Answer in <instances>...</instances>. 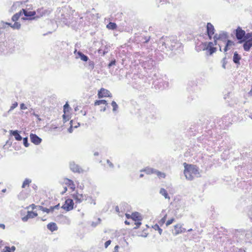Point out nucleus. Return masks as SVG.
<instances>
[{
    "mask_svg": "<svg viewBox=\"0 0 252 252\" xmlns=\"http://www.w3.org/2000/svg\"><path fill=\"white\" fill-rule=\"evenodd\" d=\"M235 34L240 43L244 42L243 47L244 51H249L252 47V32L246 33L244 30L238 27L235 30Z\"/></svg>",
    "mask_w": 252,
    "mask_h": 252,
    "instance_id": "nucleus-1",
    "label": "nucleus"
},
{
    "mask_svg": "<svg viewBox=\"0 0 252 252\" xmlns=\"http://www.w3.org/2000/svg\"><path fill=\"white\" fill-rule=\"evenodd\" d=\"M222 38L225 40L226 39V34L225 33L220 34L218 35L217 34L213 36L214 42H202V50L206 51L209 55H212L217 51V48L215 47L217 44V41Z\"/></svg>",
    "mask_w": 252,
    "mask_h": 252,
    "instance_id": "nucleus-2",
    "label": "nucleus"
},
{
    "mask_svg": "<svg viewBox=\"0 0 252 252\" xmlns=\"http://www.w3.org/2000/svg\"><path fill=\"white\" fill-rule=\"evenodd\" d=\"M183 165L184 166V173L188 180H192L195 177L199 176V168L197 165L188 164L186 162H184Z\"/></svg>",
    "mask_w": 252,
    "mask_h": 252,
    "instance_id": "nucleus-3",
    "label": "nucleus"
},
{
    "mask_svg": "<svg viewBox=\"0 0 252 252\" xmlns=\"http://www.w3.org/2000/svg\"><path fill=\"white\" fill-rule=\"evenodd\" d=\"M74 205V203L73 200L71 199L68 198L66 199L61 208L66 212H69L73 209Z\"/></svg>",
    "mask_w": 252,
    "mask_h": 252,
    "instance_id": "nucleus-4",
    "label": "nucleus"
},
{
    "mask_svg": "<svg viewBox=\"0 0 252 252\" xmlns=\"http://www.w3.org/2000/svg\"><path fill=\"white\" fill-rule=\"evenodd\" d=\"M131 219L135 221V224L136 225L134 227V228L136 229L138 228L141 224V221L142 220V217L138 212H135L132 213Z\"/></svg>",
    "mask_w": 252,
    "mask_h": 252,
    "instance_id": "nucleus-5",
    "label": "nucleus"
},
{
    "mask_svg": "<svg viewBox=\"0 0 252 252\" xmlns=\"http://www.w3.org/2000/svg\"><path fill=\"white\" fill-rule=\"evenodd\" d=\"M72 198L75 201L76 204L80 203L84 200H86V196L83 193H80L78 191H76L71 194Z\"/></svg>",
    "mask_w": 252,
    "mask_h": 252,
    "instance_id": "nucleus-6",
    "label": "nucleus"
},
{
    "mask_svg": "<svg viewBox=\"0 0 252 252\" xmlns=\"http://www.w3.org/2000/svg\"><path fill=\"white\" fill-rule=\"evenodd\" d=\"M98 97L99 98H102L103 97H112V94L110 92L103 88H101L97 93Z\"/></svg>",
    "mask_w": 252,
    "mask_h": 252,
    "instance_id": "nucleus-7",
    "label": "nucleus"
},
{
    "mask_svg": "<svg viewBox=\"0 0 252 252\" xmlns=\"http://www.w3.org/2000/svg\"><path fill=\"white\" fill-rule=\"evenodd\" d=\"M207 33L210 40L213 38V35L215 33V28L211 23H208L206 26Z\"/></svg>",
    "mask_w": 252,
    "mask_h": 252,
    "instance_id": "nucleus-8",
    "label": "nucleus"
},
{
    "mask_svg": "<svg viewBox=\"0 0 252 252\" xmlns=\"http://www.w3.org/2000/svg\"><path fill=\"white\" fill-rule=\"evenodd\" d=\"M21 12L22 14H24V15L28 17L27 19L32 20L36 18V11H28L27 10L22 9L21 10Z\"/></svg>",
    "mask_w": 252,
    "mask_h": 252,
    "instance_id": "nucleus-9",
    "label": "nucleus"
},
{
    "mask_svg": "<svg viewBox=\"0 0 252 252\" xmlns=\"http://www.w3.org/2000/svg\"><path fill=\"white\" fill-rule=\"evenodd\" d=\"M174 231L173 233L175 235L184 233L186 231V229L183 227V225L180 223H178L174 226Z\"/></svg>",
    "mask_w": 252,
    "mask_h": 252,
    "instance_id": "nucleus-10",
    "label": "nucleus"
},
{
    "mask_svg": "<svg viewBox=\"0 0 252 252\" xmlns=\"http://www.w3.org/2000/svg\"><path fill=\"white\" fill-rule=\"evenodd\" d=\"M220 40H222L223 42H226V45L225 46L224 48L223 49V51L224 52H226L228 50H229L231 47L234 45V43L233 41L230 40H227V35H226V39H224V38L220 39Z\"/></svg>",
    "mask_w": 252,
    "mask_h": 252,
    "instance_id": "nucleus-11",
    "label": "nucleus"
},
{
    "mask_svg": "<svg viewBox=\"0 0 252 252\" xmlns=\"http://www.w3.org/2000/svg\"><path fill=\"white\" fill-rule=\"evenodd\" d=\"M63 183L67 186L72 190L75 189V185L72 180L65 178L63 179Z\"/></svg>",
    "mask_w": 252,
    "mask_h": 252,
    "instance_id": "nucleus-12",
    "label": "nucleus"
},
{
    "mask_svg": "<svg viewBox=\"0 0 252 252\" xmlns=\"http://www.w3.org/2000/svg\"><path fill=\"white\" fill-rule=\"evenodd\" d=\"M30 138L31 142L35 145L40 144L42 141V139L35 134L31 133Z\"/></svg>",
    "mask_w": 252,
    "mask_h": 252,
    "instance_id": "nucleus-13",
    "label": "nucleus"
},
{
    "mask_svg": "<svg viewBox=\"0 0 252 252\" xmlns=\"http://www.w3.org/2000/svg\"><path fill=\"white\" fill-rule=\"evenodd\" d=\"M70 169L74 172L80 173L82 172V169L77 164L72 163L70 164Z\"/></svg>",
    "mask_w": 252,
    "mask_h": 252,
    "instance_id": "nucleus-14",
    "label": "nucleus"
},
{
    "mask_svg": "<svg viewBox=\"0 0 252 252\" xmlns=\"http://www.w3.org/2000/svg\"><path fill=\"white\" fill-rule=\"evenodd\" d=\"M101 104L105 105L103 109H102L101 110H102L103 111H105L106 109V106H107L108 105V103L106 100H104V99L96 100L94 102V106H97V105H101Z\"/></svg>",
    "mask_w": 252,
    "mask_h": 252,
    "instance_id": "nucleus-15",
    "label": "nucleus"
},
{
    "mask_svg": "<svg viewBox=\"0 0 252 252\" xmlns=\"http://www.w3.org/2000/svg\"><path fill=\"white\" fill-rule=\"evenodd\" d=\"M37 216V214L32 211H28L26 216L23 217L22 220L23 221H26L29 219L33 218Z\"/></svg>",
    "mask_w": 252,
    "mask_h": 252,
    "instance_id": "nucleus-16",
    "label": "nucleus"
},
{
    "mask_svg": "<svg viewBox=\"0 0 252 252\" xmlns=\"http://www.w3.org/2000/svg\"><path fill=\"white\" fill-rule=\"evenodd\" d=\"M37 12V15L36 16V18H39L45 15L46 13V10L44 9L43 8H38L36 13Z\"/></svg>",
    "mask_w": 252,
    "mask_h": 252,
    "instance_id": "nucleus-17",
    "label": "nucleus"
},
{
    "mask_svg": "<svg viewBox=\"0 0 252 252\" xmlns=\"http://www.w3.org/2000/svg\"><path fill=\"white\" fill-rule=\"evenodd\" d=\"M241 59V56L238 54L237 52H234L233 57V61L236 64H240V61Z\"/></svg>",
    "mask_w": 252,
    "mask_h": 252,
    "instance_id": "nucleus-18",
    "label": "nucleus"
},
{
    "mask_svg": "<svg viewBox=\"0 0 252 252\" xmlns=\"http://www.w3.org/2000/svg\"><path fill=\"white\" fill-rule=\"evenodd\" d=\"M47 228L52 232L56 231L58 229V226L55 222H50L48 223L47 225Z\"/></svg>",
    "mask_w": 252,
    "mask_h": 252,
    "instance_id": "nucleus-19",
    "label": "nucleus"
},
{
    "mask_svg": "<svg viewBox=\"0 0 252 252\" xmlns=\"http://www.w3.org/2000/svg\"><path fill=\"white\" fill-rule=\"evenodd\" d=\"M162 218L158 220V223L160 226H162L165 222L167 218V214L165 213L164 212H162Z\"/></svg>",
    "mask_w": 252,
    "mask_h": 252,
    "instance_id": "nucleus-20",
    "label": "nucleus"
},
{
    "mask_svg": "<svg viewBox=\"0 0 252 252\" xmlns=\"http://www.w3.org/2000/svg\"><path fill=\"white\" fill-rule=\"evenodd\" d=\"M11 133L14 136L16 140L21 141L22 140V138L19 134L17 130L11 131Z\"/></svg>",
    "mask_w": 252,
    "mask_h": 252,
    "instance_id": "nucleus-21",
    "label": "nucleus"
},
{
    "mask_svg": "<svg viewBox=\"0 0 252 252\" xmlns=\"http://www.w3.org/2000/svg\"><path fill=\"white\" fill-rule=\"evenodd\" d=\"M106 28L109 30H114L117 29V26L115 23L110 22L107 25Z\"/></svg>",
    "mask_w": 252,
    "mask_h": 252,
    "instance_id": "nucleus-22",
    "label": "nucleus"
},
{
    "mask_svg": "<svg viewBox=\"0 0 252 252\" xmlns=\"http://www.w3.org/2000/svg\"><path fill=\"white\" fill-rule=\"evenodd\" d=\"M5 24L11 27L14 29H19L21 27V24L18 22H15L13 25H11L10 23H5Z\"/></svg>",
    "mask_w": 252,
    "mask_h": 252,
    "instance_id": "nucleus-23",
    "label": "nucleus"
},
{
    "mask_svg": "<svg viewBox=\"0 0 252 252\" xmlns=\"http://www.w3.org/2000/svg\"><path fill=\"white\" fill-rule=\"evenodd\" d=\"M32 180L30 179H26L22 184V187L23 188H25L27 187H29L30 186V184L31 183Z\"/></svg>",
    "mask_w": 252,
    "mask_h": 252,
    "instance_id": "nucleus-24",
    "label": "nucleus"
},
{
    "mask_svg": "<svg viewBox=\"0 0 252 252\" xmlns=\"http://www.w3.org/2000/svg\"><path fill=\"white\" fill-rule=\"evenodd\" d=\"M22 15L21 10L19 11L18 13L14 14L12 17V20L14 22L17 21L20 18V16Z\"/></svg>",
    "mask_w": 252,
    "mask_h": 252,
    "instance_id": "nucleus-25",
    "label": "nucleus"
},
{
    "mask_svg": "<svg viewBox=\"0 0 252 252\" xmlns=\"http://www.w3.org/2000/svg\"><path fill=\"white\" fill-rule=\"evenodd\" d=\"M159 192L161 195L164 196V197L165 198L170 199V197L169 196L167 191L164 189H163V188L161 189Z\"/></svg>",
    "mask_w": 252,
    "mask_h": 252,
    "instance_id": "nucleus-26",
    "label": "nucleus"
},
{
    "mask_svg": "<svg viewBox=\"0 0 252 252\" xmlns=\"http://www.w3.org/2000/svg\"><path fill=\"white\" fill-rule=\"evenodd\" d=\"M155 174H156L159 179H163L166 177V174L164 173L158 171L156 170Z\"/></svg>",
    "mask_w": 252,
    "mask_h": 252,
    "instance_id": "nucleus-27",
    "label": "nucleus"
},
{
    "mask_svg": "<svg viewBox=\"0 0 252 252\" xmlns=\"http://www.w3.org/2000/svg\"><path fill=\"white\" fill-rule=\"evenodd\" d=\"M155 171L153 169L149 168H147L143 170V171L147 174H155Z\"/></svg>",
    "mask_w": 252,
    "mask_h": 252,
    "instance_id": "nucleus-28",
    "label": "nucleus"
},
{
    "mask_svg": "<svg viewBox=\"0 0 252 252\" xmlns=\"http://www.w3.org/2000/svg\"><path fill=\"white\" fill-rule=\"evenodd\" d=\"M78 54L82 61L87 62L88 60V57L84 54L79 52Z\"/></svg>",
    "mask_w": 252,
    "mask_h": 252,
    "instance_id": "nucleus-29",
    "label": "nucleus"
},
{
    "mask_svg": "<svg viewBox=\"0 0 252 252\" xmlns=\"http://www.w3.org/2000/svg\"><path fill=\"white\" fill-rule=\"evenodd\" d=\"M60 208V204H58L54 206H51L50 207L49 209L50 213L53 212L55 209H59Z\"/></svg>",
    "mask_w": 252,
    "mask_h": 252,
    "instance_id": "nucleus-30",
    "label": "nucleus"
},
{
    "mask_svg": "<svg viewBox=\"0 0 252 252\" xmlns=\"http://www.w3.org/2000/svg\"><path fill=\"white\" fill-rule=\"evenodd\" d=\"M69 106L68 104L66 102L63 106V112L64 114H66L69 112Z\"/></svg>",
    "mask_w": 252,
    "mask_h": 252,
    "instance_id": "nucleus-31",
    "label": "nucleus"
},
{
    "mask_svg": "<svg viewBox=\"0 0 252 252\" xmlns=\"http://www.w3.org/2000/svg\"><path fill=\"white\" fill-rule=\"evenodd\" d=\"M175 221L174 218H171L169 220H168L167 221H166L165 224L166 226H168L170 224H172L174 221Z\"/></svg>",
    "mask_w": 252,
    "mask_h": 252,
    "instance_id": "nucleus-32",
    "label": "nucleus"
},
{
    "mask_svg": "<svg viewBox=\"0 0 252 252\" xmlns=\"http://www.w3.org/2000/svg\"><path fill=\"white\" fill-rule=\"evenodd\" d=\"M111 105L113 107V111H116L118 108V105H117L116 102L114 101H113L111 103Z\"/></svg>",
    "mask_w": 252,
    "mask_h": 252,
    "instance_id": "nucleus-33",
    "label": "nucleus"
},
{
    "mask_svg": "<svg viewBox=\"0 0 252 252\" xmlns=\"http://www.w3.org/2000/svg\"><path fill=\"white\" fill-rule=\"evenodd\" d=\"M18 106V103L17 102H14V103H13L12 104V105L10 107V111L11 110H12L13 109H14V108H15L16 107H17Z\"/></svg>",
    "mask_w": 252,
    "mask_h": 252,
    "instance_id": "nucleus-34",
    "label": "nucleus"
},
{
    "mask_svg": "<svg viewBox=\"0 0 252 252\" xmlns=\"http://www.w3.org/2000/svg\"><path fill=\"white\" fill-rule=\"evenodd\" d=\"M40 210L42 211L43 212H46L47 213H50L49 208H46L43 207H40Z\"/></svg>",
    "mask_w": 252,
    "mask_h": 252,
    "instance_id": "nucleus-35",
    "label": "nucleus"
},
{
    "mask_svg": "<svg viewBox=\"0 0 252 252\" xmlns=\"http://www.w3.org/2000/svg\"><path fill=\"white\" fill-rule=\"evenodd\" d=\"M63 117V119L65 122L68 121L69 119V116L68 115H67L66 113V114L64 113Z\"/></svg>",
    "mask_w": 252,
    "mask_h": 252,
    "instance_id": "nucleus-36",
    "label": "nucleus"
},
{
    "mask_svg": "<svg viewBox=\"0 0 252 252\" xmlns=\"http://www.w3.org/2000/svg\"><path fill=\"white\" fill-rule=\"evenodd\" d=\"M23 142H24V144L25 146V147H27L29 145V144L28 143V138L27 137L24 138L23 139Z\"/></svg>",
    "mask_w": 252,
    "mask_h": 252,
    "instance_id": "nucleus-37",
    "label": "nucleus"
},
{
    "mask_svg": "<svg viewBox=\"0 0 252 252\" xmlns=\"http://www.w3.org/2000/svg\"><path fill=\"white\" fill-rule=\"evenodd\" d=\"M1 252H11L10 248L9 247H5Z\"/></svg>",
    "mask_w": 252,
    "mask_h": 252,
    "instance_id": "nucleus-38",
    "label": "nucleus"
},
{
    "mask_svg": "<svg viewBox=\"0 0 252 252\" xmlns=\"http://www.w3.org/2000/svg\"><path fill=\"white\" fill-rule=\"evenodd\" d=\"M111 240H108L104 244L105 248H107L111 244Z\"/></svg>",
    "mask_w": 252,
    "mask_h": 252,
    "instance_id": "nucleus-39",
    "label": "nucleus"
},
{
    "mask_svg": "<svg viewBox=\"0 0 252 252\" xmlns=\"http://www.w3.org/2000/svg\"><path fill=\"white\" fill-rule=\"evenodd\" d=\"M27 108V107L26 106V105H25V104L24 103H21L20 104V109L21 110H25Z\"/></svg>",
    "mask_w": 252,
    "mask_h": 252,
    "instance_id": "nucleus-40",
    "label": "nucleus"
},
{
    "mask_svg": "<svg viewBox=\"0 0 252 252\" xmlns=\"http://www.w3.org/2000/svg\"><path fill=\"white\" fill-rule=\"evenodd\" d=\"M116 63V61L115 60H113L112 61L108 64V67H111V66L113 65H115Z\"/></svg>",
    "mask_w": 252,
    "mask_h": 252,
    "instance_id": "nucleus-41",
    "label": "nucleus"
},
{
    "mask_svg": "<svg viewBox=\"0 0 252 252\" xmlns=\"http://www.w3.org/2000/svg\"><path fill=\"white\" fill-rule=\"evenodd\" d=\"M115 209L116 212L118 214H120V211L119 207L118 206H115Z\"/></svg>",
    "mask_w": 252,
    "mask_h": 252,
    "instance_id": "nucleus-42",
    "label": "nucleus"
},
{
    "mask_svg": "<svg viewBox=\"0 0 252 252\" xmlns=\"http://www.w3.org/2000/svg\"><path fill=\"white\" fill-rule=\"evenodd\" d=\"M107 163H108L109 167H113V163L109 160H107Z\"/></svg>",
    "mask_w": 252,
    "mask_h": 252,
    "instance_id": "nucleus-43",
    "label": "nucleus"
},
{
    "mask_svg": "<svg viewBox=\"0 0 252 252\" xmlns=\"http://www.w3.org/2000/svg\"><path fill=\"white\" fill-rule=\"evenodd\" d=\"M86 112L87 110H86V109H84L81 111V114L84 116L86 115Z\"/></svg>",
    "mask_w": 252,
    "mask_h": 252,
    "instance_id": "nucleus-44",
    "label": "nucleus"
},
{
    "mask_svg": "<svg viewBox=\"0 0 252 252\" xmlns=\"http://www.w3.org/2000/svg\"><path fill=\"white\" fill-rule=\"evenodd\" d=\"M125 216H126V218L128 219L132 218V214L130 215L128 214H126Z\"/></svg>",
    "mask_w": 252,
    "mask_h": 252,
    "instance_id": "nucleus-45",
    "label": "nucleus"
},
{
    "mask_svg": "<svg viewBox=\"0 0 252 252\" xmlns=\"http://www.w3.org/2000/svg\"><path fill=\"white\" fill-rule=\"evenodd\" d=\"M249 216L252 220V209L249 212Z\"/></svg>",
    "mask_w": 252,
    "mask_h": 252,
    "instance_id": "nucleus-46",
    "label": "nucleus"
},
{
    "mask_svg": "<svg viewBox=\"0 0 252 252\" xmlns=\"http://www.w3.org/2000/svg\"><path fill=\"white\" fill-rule=\"evenodd\" d=\"M154 229H156V230H158V229L159 228H160V227H159V224H155V225H154Z\"/></svg>",
    "mask_w": 252,
    "mask_h": 252,
    "instance_id": "nucleus-47",
    "label": "nucleus"
},
{
    "mask_svg": "<svg viewBox=\"0 0 252 252\" xmlns=\"http://www.w3.org/2000/svg\"><path fill=\"white\" fill-rule=\"evenodd\" d=\"M15 250H16V248L15 246H12V247H11V248H10L11 252H14L15 251Z\"/></svg>",
    "mask_w": 252,
    "mask_h": 252,
    "instance_id": "nucleus-48",
    "label": "nucleus"
},
{
    "mask_svg": "<svg viewBox=\"0 0 252 252\" xmlns=\"http://www.w3.org/2000/svg\"><path fill=\"white\" fill-rule=\"evenodd\" d=\"M119 248V246H118V245L116 246L114 248V250H115L114 252H117Z\"/></svg>",
    "mask_w": 252,
    "mask_h": 252,
    "instance_id": "nucleus-49",
    "label": "nucleus"
},
{
    "mask_svg": "<svg viewBox=\"0 0 252 252\" xmlns=\"http://www.w3.org/2000/svg\"><path fill=\"white\" fill-rule=\"evenodd\" d=\"M0 227L2 229H4L5 228L4 224H2V223H0Z\"/></svg>",
    "mask_w": 252,
    "mask_h": 252,
    "instance_id": "nucleus-50",
    "label": "nucleus"
},
{
    "mask_svg": "<svg viewBox=\"0 0 252 252\" xmlns=\"http://www.w3.org/2000/svg\"><path fill=\"white\" fill-rule=\"evenodd\" d=\"M158 230V232L160 234H161L162 233V230L160 228H159Z\"/></svg>",
    "mask_w": 252,
    "mask_h": 252,
    "instance_id": "nucleus-51",
    "label": "nucleus"
},
{
    "mask_svg": "<svg viewBox=\"0 0 252 252\" xmlns=\"http://www.w3.org/2000/svg\"><path fill=\"white\" fill-rule=\"evenodd\" d=\"M125 224H126V225H129V224H130L129 222V221H128L127 220H126V221H125Z\"/></svg>",
    "mask_w": 252,
    "mask_h": 252,
    "instance_id": "nucleus-52",
    "label": "nucleus"
},
{
    "mask_svg": "<svg viewBox=\"0 0 252 252\" xmlns=\"http://www.w3.org/2000/svg\"><path fill=\"white\" fill-rule=\"evenodd\" d=\"M31 206L32 207V209H34L35 208V205L33 204H32Z\"/></svg>",
    "mask_w": 252,
    "mask_h": 252,
    "instance_id": "nucleus-53",
    "label": "nucleus"
},
{
    "mask_svg": "<svg viewBox=\"0 0 252 252\" xmlns=\"http://www.w3.org/2000/svg\"><path fill=\"white\" fill-rule=\"evenodd\" d=\"M2 246V244L1 242H0V250L1 249Z\"/></svg>",
    "mask_w": 252,
    "mask_h": 252,
    "instance_id": "nucleus-54",
    "label": "nucleus"
},
{
    "mask_svg": "<svg viewBox=\"0 0 252 252\" xmlns=\"http://www.w3.org/2000/svg\"><path fill=\"white\" fill-rule=\"evenodd\" d=\"M219 46H220V51H221V46H220V45H219Z\"/></svg>",
    "mask_w": 252,
    "mask_h": 252,
    "instance_id": "nucleus-55",
    "label": "nucleus"
},
{
    "mask_svg": "<svg viewBox=\"0 0 252 252\" xmlns=\"http://www.w3.org/2000/svg\"><path fill=\"white\" fill-rule=\"evenodd\" d=\"M143 176V174H140V177H142Z\"/></svg>",
    "mask_w": 252,
    "mask_h": 252,
    "instance_id": "nucleus-56",
    "label": "nucleus"
},
{
    "mask_svg": "<svg viewBox=\"0 0 252 252\" xmlns=\"http://www.w3.org/2000/svg\"><path fill=\"white\" fill-rule=\"evenodd\" d=\"M66 190H67V188H65V191H66Z\"/></svg>",
    "mask_w": 252,
    "mask_h": 252,
    "instance_id": "nucleus-57",
    "label": "nucleus"
},
{
    "mask_svg": "<svg viewBox=\"0 0 252 252\" xmlns=\"http://www.w3.org/2000/svg\"><path fill=\"white\" fill-rule=\"evenodd\" d=\"M191 230H192V229H189L188 231H191Z\"/></svg>",
    "mask_w": 252,
    "mask_h": 252,
    "instance_id": "nucleus-58",
    "label": "nucleus"
}]
</instances>
